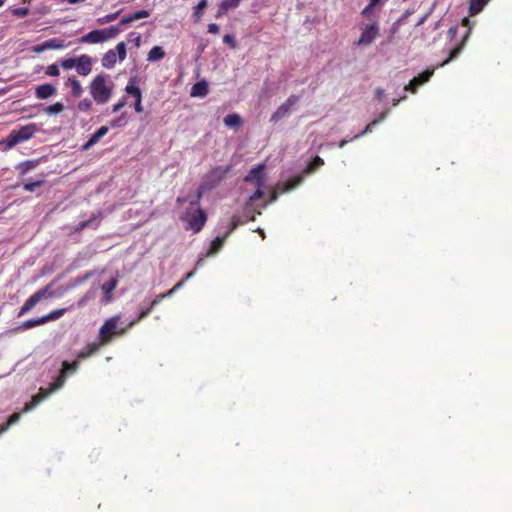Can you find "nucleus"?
I'll use <instances>...</instances> for the list:
<instances>
[{
  "instance_id": "1",
  "label": "nucleus",
  "mask_w": 512,
  "mask_h": 512,
  "mask_svg": "<svg viewBox=\"0 0 512 512\" xmlns=\"http://www.w3.org/2000/svg\"><path fill=\"white\" fill-rule=\"evenodd\" d=\"M79 367V361L73 362L63 361L62 369L56 380L49 384L48 388L41 387L36 395H34L30 402L26 403L22 412L27 413L35 408L40 402L47 398L51 393L63 387L66 382L67 376L74 374Z\"/></svg>"
},
{
  "instance_id": "2",
  "label": "nucleus",
  "mask_w": 512,
  "mask_h": 512,
  "mask_svg": "<svg viewBox=\"0 0 512 512\" xmlns=\"http://www.w3.org/2000/svg\"><path fill=\"white\" fill-rule=\"evenodd\" d=\"M89 90L97 104L107 103L112 96V85L107 83V76L104 74H99L93 78Z\"/></svg>"
},
{
  "instance_id": "3",
  "label": "nucleus",
  "mask_w": 512,
  "mask_h": 512,
  "mask_svg": "<svg viewBox=\"0 0 512 512\" xmlns=\"http://www.w3.org/2000/svg\"><path fill=\"white\" fill-rule=\"evenodd\" d=\"M119 321V316H113L107 319L104 324L101 326L99 330V338L100 344L109 343L114 335H124L129 329L128 326L126 328L117 327V323Z\"/></svg>"
},
{
  "instance_id": "4",
  "label": "nucleus",
  "mask_w": 512,
  "mask_h": 512,
  "mask_svg": "<svg viewBox=\"0 0 512 512\" xmlns=\"http://www.w3.org/2000/svg\"><path fill=\"white\" fill-rule=\"evenodd\" d=\"M37 131L38 127L35 123H29L19 129H14L7 136L6 144L10 148L14 147L21 142L31 139Z\"/></svg>"
},
{
  "instance_id": "5",
  "label": "nucleus",
  "mask_w": 512,
  "mask_h": 512,
  "mask_svg": "<svg viewBox=\"0 0 512 512\" xmlns=\"http://www.w3.org/2000/svg\"><path fill=\"white\" fill-rule=\"evenodd\" d=\"M231 165L217 166L212 168L202 178L203 188L213 189L220 184L225 176L230 172Z\"/></svg>"
},
{
  "instance_id": "6",
  "label": "nucleus",
  "mask_w": 512,
  "mask_h": 512,
  "mask_svg": "<svg viewBox=\"0 0 512 512\" xmlns=\"http://www.w3.org/2000/svg\"><path fill=\"white\" fill-rule=\"evenodd\" d=\"M51 284L46 285L45 287L39 289L34 294H32L22 305L18 312V316L21 317L30 310L34 308L36 304H38L42 299L49 297L52 295Z\"/></svg>"
},
{
  "instance_id": "7",
  "label": "nucleus",
  "mask_w": 512,
  "mask_h": 512,
  "mask_svg": "<svg viewBox=\"0 0 512 512\" xmlns=\"http://www.w3.org/2000/svg\"><path fill=\"white\" fill-rule=\"evenodd\" d=\"M185 219L188 224L187 229L199 233L207 221V214L202 208L197 207L192 213L188 212Z\"/></svg>"
},
{
  "instance_id": "8",
  "label": "nucleus",
  "mask_w": 512,
  "mask_h": 512,
  "mask_svg": "<svg viewBox=\"0 0 512 512\" xmlns=\"http://www.w3.org/2000/svg\"><path fill=\"white\" fill-rule=\"evenodd\" d=\"M380 31L379 24L374 21L370 24H366L362 28L361 35L357 41L358 46H366L372 44L378 37Z\"/></svg>"
},
{
  "instance_id": "9",
  "label": "nucleus",
  "mask_w": 512,
  "mask_h": 512,
  "mask_svg": "<svg viewBox=\"0 0 512 512\" xmlns=\"http://www.w3.org/2000/svg\"><path fill=\"white\" fill-rule=\"evenodd\" d=\"M300 97L297 95H290L288 99L282 103L276 111L271 115L270 122L277 123L286 117L298 103Z\"/></svg>"
},
{
  "instance_id": "10",
  "label": "nucleus",
  "mask_w": 512,
  "mask_h": 512,
  "mask_svg": "<svg viewBox=\"0 0 512 512\" xmlns=\"http://www.w3.org/2000/svg\"><path fill=\"white\" fill-rule=\"evenodd\" d=\"M265 166L259 164L257 167L252 168L245 176L244 181L252 183L255 187H264L265 184Z\"/></svg>"
},
{
  "instance_id": "11",
  "label": "nucleus",
  "mask_w": 512,
  "mask_h": 512,
  "mask_svg": "<svg viewBox=\"0 0 512 512\" xmlns=\"http://www.w3.org/2000/svg\"><path fill=\"white\" fill-rule=\"evenodd\" d=\"M435 68L427 69L418 76L414 77L408 85L405 86L406 91H410L412 93H415L417 88L426 82L429 81V79L434 74Z\"/></svg>"
},
{
  "instance_id": "12",
  "label": "nucleus",
  "mask_w": 512,
  "mask_h": 512,
  "mask_svg": "<svg viewBox=\"0 0 512 512\" xmlns=\"http://www.w3.org/2000/svg\"><path fill=\"white\" fill-rule=\"evenodd\" d=\"M92 63V58L89 55H80L76 57L75 69L79 75L88 76L92 71Z\"/></svg>"
},
{
  "instance_id": "13",
  "label": "nucleus",
  "mask_w": 512,
  "mask_h": 512,
  "mask_svg": "<svg viewBox=\"0 0 512 512\" xmlns=\"http://www.w3.org/2000/svg\"><path fill=\"white\" fill-rule=\"evenodd\" d=\"M471 32V29L469 28L467 30V32L465 33L462 41L456 45L450 52H449V56L447 57V59H445L443 62H441L440 64H438L436 66V68H440V67H443L445 66L446 64H448L450 61L456 59L459 54L462 52L463 48H464V45H465V42L467 40V38L469 37V34Z\"/></svg>"
},
{
  "instance_id": "14",
  "label": "nucleus",
  "mask_w": 512,
  "mask_h": 512,
  "mask_svg": "<svg viewBox=\"0 0 512 512\" xmlns=\"http://www.w3.org/2000/svg\"><path fill=\"white\" fill-rule=\"evenodd\" d=\"M57 93V89L50 83L38 85L35 88V95L38 99H48Z\"/></svg>"
},
{
  "instance_id": "15",
  "label": "nucleus",
  "mask_w": 512,
  "mask_h": 512,
  "mask_svg": "<svg viewBox=\"0 0 512 512\" xmlns=\"http://www.w3.org/2000/svg\"><path fill=\"white\" fill-rule=\"evenodd\" d=\"M80 43H101L105 41L104 32L100 29H95L87 33L86 35L80 38Z\"/></svg>"
},
{
  "instance_id": "16",
  "label": "nucleus",
  "mask_w": 512,
  "mask_h": 512,
  "mask_svg": "<svg viewBox=\"0 0 512 512\" xmlns=\"http://www.w3.org/2000/svg\"><path fill=\"white\" fill-rule=\"evenodd\" d=\"M149 16H150V12L149 11H147V10H139V11H136V12H134L132 14L124 16L121 19V21H120V25L130 24L133 21H136V20H139V19H143V18H147Z\"/></svg>"
},
{
  "instance_id": "17",
  "label": "nucleus",
  "mask_w": 512,
  "mask_h": 512,
  "mask_svg": "<svg viewBox=\"0 0 512 512\" xmlns=\"http://www.w3.org/2000/svg\"><path fill=\"white\" fill-rule=\"evenodd\" d=\"M65 85L71 88V94L73 95V97L78 98L82 95L83 88L81 86L80 81L76 77H69Z\"/></svg>"
},
{
  "instance_id": "18",
  "label": "nucleus",
  "mask_w": 512,
  "mask_h": 512,
  "mask_svg": "<svg viewBox=\"0 0 512 512\" xmlns=\"http://www.w3.org/2000/svg\"><path fill=\"white\" fill-rule=\"evenodd\" d=\"M184 284V280H181L179 281L178 283H176L172 289H170L169 291H167L166 293H161V294H158L154 299L153 301L150 303V305L152 307H155L156 305H158L164 298L166 297H169L171 295H173L178 289H180Z\"/></svg>"
},
{
  "instance_id": "19",
  "label": "nucleus",
  "mask_w": 512,
  "mask_h": 512,
  "mask_svg": "<svg viewBox=\"0 0 512 512\" xmlns=\"http://www.w3.org/2000/svg\"><path fill=\"white\" fill-rule=\"evenodd\" d=\"M208 91V84L206 83V81H199L192 86L191 96L204 97L208 94Z\"/></svg>"
},
{
  "instance_id": "20",
  "label": "nucleus",
  "mask_w": 512,
  "mask_h": 512,
  "mask_svg": "<svg viewBox=\"0 0 512 512\" xmlns=\"http://www.w3.org/2000/svg\"><path fill=\"white\" fill-rule=\"evenodd\" d=\"M102 344H100V341L98 343H89L87 344L79 353H78V359H85L96 353L99 349V347Z\"/></svg>"
},
{
  "instance_id": "21",
  "label": "nucleus",
  "mask_w": 512,
  "mask_h": 512,
  "mask_svg": "<svg viewBox=\"0 0 512 512\" xmlns=\"http://www.w3.org/2000/svg\"><path fill=\"white\" fill-rule=\"evenodd\" d=\"M489 1L490 0H470L468 9L469 15L475 16L479 14L483 10V8L488 4Z\"/></svg>"
},
{
  "instance_id": "22",
  "label": "nucleus",
  "mask_w": 512,
  "mask_h": 512,
  "mask_svg": "<svg viewBox=\"0 0 512 512\" xmlns=\"http://www.w3.org/2000/svg\"><path fill=\"white\" fill-rule=\"evenodd\" d=\"M227 237H228L227 234H224L223 236L216 237L211 242L210 248L207 252V256L216 254L222 248Z\"/></svg>"
},
{
  "instance_id": "23",
  "label": "nucleus",
  "mask_w": 512,
  "mask_h": 512,
  "mask_svg": "<svg viewBox=\"0 0 512 512\" xmlns=\"http://www.w3.org/2000/svg\"><path fill=\"white\" fill-rule=\"evenodd\" d=\"M117 286V279L113 278L102 285V290L104 292V300L105 302H109L111 300V295L113 290Z\"/></svg>"
},
{
  "instance_id": "24",
  "label": "nucleus",
  "mask_w": 512,
  "mask_h": 512,
  "mask_svg": "<svg viewBox=\"0 0 512 512\" xmlns=\"http://www.w3.org/2000/svg\"><path fill=\"white\" fill-rule=\"evenodd\" d=\"M66 46L67 45H65L63 40H60V39H57V38H53V39H49V40L45 41L42 44L41 48L38 49V51H41V50H44V49H63Z\"/></svg>"
},
{
  "instance_id": "25",
  "label": "nucleus",
  "mask_w": 512,
  "mask_h": 512,
  "mask_svg": "<svg viewBox=\"0 0 512 512\" xmlns=\"http://www.w3.org/2000/svg\"><path fill=\"white\" fill-rule=\"evenodd\" d=\"M223 121H224V124L230 128H239L242 124L241 117L236 113L228 114L227 116L224 117Z\"/></svg>"
},
{
  "instance_id": "26",
  "label": "nucleus",
  "mask_w": 512,
  "mask_h": 512,
  "mask_svg": "<svg viewBox=\"0 0 512 512\" xmlns=\"http://www.w3.org/2000/svg\"><path fill=\"white\" fill-rule=\"evenodd\" d=\"M386 115L387 111L382 112L376 119L370 122L361 133L357 134L354 138L356 139L367 133L372 132L373 127L376 126L378 123L382 122L386 118Z\"/></svg>"
},
{
  "instance_id": "27",
  "label": "nucleus",
  "mask_w": 512,
  "mask_h": 512,
  "mask_svg": "<svg viewBox=\"0 0 512 512\" xmlns=\"http://www.w3.org/2000/svg\"><path fill=\"white\" fill-rule=\"evenodd\" d=\"M165 56V51L161 46H154L149 52L147 56V60L154 62L159 61Z\"/></svg>"
},
{
  "instance_id": "28",
  "label": "nucleus",
  "mask_w": 512,
  "mask_h": 512,
  "mask_svg": "<svg viewBox=\"0 0 512 512\" xmlns=\"http://www.w3.org/2000/svg\"><path fill=\"white\" fill-rule=\"evenodd\" d=\"M117 57L116 52L114 50L107 51L102 58V65L105 68H112L116 64Z\"/></svg>"
},
{
  "instance_id": "29",
  "label": "nucleus",
  "mask_w": 512,
  "mask_h": 512,
  "mask_svg": "<svg viewBox=\"0 0 512 512\" xmlns=\"http://www.w3.org/2000/svg\"><path fill=\"white\" fill-rule=\"evenodd\" d=\"M67 310H68L67 308H60V309L53 310L50 313L42 316V320L44 321V323L57 320V319L61 318L67 312Z\"/></svg>"
},
{
  "instance_id": "30",
  "label": "nucleus",
  "mask_w": 512,
  "mask_h": 512,
  "mask_svg": "<svg viewBox=\"0 0 512 512\" xmlns=\"http://www.w3.org/2000/svg\"><path fill=\"white\" fill-rule=\"evenodd\" d=\"M323 165H324V160L319 156H315L311 160V162L307 165V167L304 169L303 172L306 174L313 173L314 171H316L318 168H320Z\"/></svg>"
},
{
  "instance_id": "31",
  "label": "nucleus",
  "mask_w": 512,
  "mask_h": 512,
  "mask_svg": "<svg viewBox=\"0 0 512 512\" xmlns=\"http://www.w3.org/2000/svg\"><path fill=\"white\" fill-rule=\"evenodd\" d=\"M302 182L301 176H293L287 180L283 185L282 192H286L296 188Z\"/></svg>"
},
{
  "instance_id": "32",
  "label": "nucleus",
  "mask_w": 512,
  "mask_h": 512,
  "mask_svg": "<svg viewBox=\"0 0 512 512\" xmlns=\"http://www.w3.org/2000/svg\"><path fill=\"white\" fill-rule=\"evenodd\" d=\"M38 165V161L36 160H27L18 165V170L21 175L26 174L28 171L34 169Z\"/></svg>"
},
{
  "instance_id": "33",
  "label": "nucleus",
  "mask_w": 512,
  "mask_h": 512,
  "mask_svg": "<svg viewBox=\"0 0 512 512\" xmlns=\"http://www.w3.org/2000/svg\"><path fill=\"white\" fill-rule=\"evenodd\" d=\"M96 221H97V215H93V216H92V217H90L88 220H85V221H81V222H79V223L74 227V232H75V233L81 232V231H82V230H84L85 228L92 226Z\"/></svg>"
},
{
  "instance_id": "34",
  "label": "nucleus",
  "mask_w": 512,
  "mask_h": 512,
  "mask_svg": "<svg viewBox=\"0 0 512 512\" xmlns=\"http://www.w3.org/2000/svg\"><path fill=\"white\" fill-rule=\"evenodd\" d=\"M104 32L105 41L111 38L116 37L121 31L122 28L120 26L112 25L106 29H102Z\"/></svg>"
},
{
  "instance_id": "35",
  "label": "nucleus",
  "mask_w": 512,
  "mask_h": 512,
  "mask_svg": "<svg viewBox=\"0 0 512 512\" xmlns=\"http://www.w3.org/2000/svg\"><path fill=\"white\" fill-rule=\"evenodd\" d=\"M20 419V414L19 413H13L7 420L6 423L2 424L0 426V435L2 433H4L6 430L9 429V427L13 424H15L16 422H18Z\"/></svg>"
},
{
  "instance_id": "36",
  "label": "nucleus",
  "mask_w": 512,
  "mask_h": 512,
  "mask_svg": "<svg viewBox=\"0 0 512 512\" xmlns=\"http://www.w3.org/2000/svg\"><path fill=\"white\" fill-rule=\"evenodd\" d=\"M42 324H45L44 321L42 320V317H38V318H34V319H29L25 322H23L21 324V326L19 327V329H31L33 327H36V326H39V325H42Z\"/></svg>"
},
{
  "instance_id": "37",
  "label": "nucleus",
  "mask_w": 512,
  "mask_h": 512,
  "mask_svg": "<svg viewBox=\"0 0 512 512\" xmlns=\"http://www.w3.org/2000/svg\"><path fill=\"white\" fill-rule=\"evenodd\" d=\"M125 91L127 94L133 96L135 98V100L142 99V94H141L140 88L131 82L126 86Z\"/></svg>"
},
{
  "instance_id": "38",
  "label": "nucleus",
  "mask_w": 512,
  "mask_h": 512,
  "mask_svg": "<svg viewBox=\"0 0 512 512\" xmlns=\"http://www.w3.org/2000/svg\"><path fill=\"white\" fill-rule=\"evenodd\" d=\"M207 0H200L199 3L194 8V18L195 21H199L203 15V10L207 7Z\"/></svg>"
},
{
  "instance_id": "39",
  "label": "nucleus",
  "mask_w": 512,
  "mask_h": 512,
  "mask_svg": "<svg viewBox=\"0 0 512 512\" xmlns=\"http://www.w3.org/2000/svg\"><path fill=\"white\" fill-rule=\"evenodd\" d=\"M154 307H152L151 305H149V307H147L146 309L142 310L138 317L134 320H132L129 324H128V328H132L133 326H135L137 323H139L142 319L146 318L150 313L151 311L153 310Z\"/></svg>"
},
{
  "instance_id": "40",
  "label": "nucleus",
  "mask_w": 512,
  "mask_h": 512,
  "mask_svg": "<svg viewBox=\"0 0 512 512\" xmlns=\"http://www.w3.org/2000/svg\"><path fill=\"white\" fill-rule=\"evenodd\" d=\"M64 110V105L61 102H56L45 108V112L49 115L61 113Z\"/></svg>"
},
{
  "instance_id": "41",
  "label": "nucleus",
  "mask_w": 512,
  "mask_h": 512,
  "mask_svg": "<svg viewBox=\"0 0 512 512\" xmlns=\"http://www.w3.org/2000/svg\"><path fill=\"white\" fill-rule=\"evenodd\" d=\"M77 109L81 112H90L92 109V101L88 98H84L77 104Z\"/></svg>"
},
{
  "instance_id": "42",
  "label": "nucleus",
  "mask_w": 512,
  "mask_h": 512,
  "mask_svg": "<svg viewBox=\"0 0 512 512\" xmlns=\"http://www.w3.org/2000/svg\"><path fill=\"white\" fill-rule=\"evenodd\" d=\"M100 136L95 132L93 133L90 138L88 139V141L82 146V151H87L89 150L91 147H93L96 143H98V141L100 140Z\"/></svg>"
},
{
  "instance_id": "43",
  "label": "nucleus",
  "mask_w": 512,
  "mask_h": 512,
  "mask_svg": "<svg viewBox=\"0 0 512 512\" xmlns=\"http://www.w3.org/2000/svg\"><path fill=\"white\" fill-rule=\"evenodd\" d=\"M114 51L116 52V57H118L120 61H123L126 58V44L124 42H119Z\"/></svg>"
},
{
  "instance_id": "44",
  "label": "nucleus",
  "mask_w": 512,
  "mask_h": 512,
  "mask_svg": "<svg viewBox=\"0 0 512 512\" xmlns=\"http://www.w3.org/2000/svg\"><path fill=\"white\" fill-rule=\"evenodd\" d=\"M59 65L64 69V70H70L72 68H75V65H76V58H66V59H62L60 62H59Z\"/></svg>"
},
{
  "instance_id": "45",
  "label": "nucleus",
  "mask_w": 512,
  "mask_h": 512,
  "mask_svg": "<svg viewBox=\"0 0 512 512\" xmlns=\"http://www.w3.org/2000/svg\"><path fill=\"white\" fill-rule=\"evenodd\" d=\"M241 0H222L220 4L222 5L223 10H229L232 8H236L239 6Z\"/></svg>"
},
{
  "instance_id": "46",
  "label": "nucleus",
  "mask_w": 512,
  "mask_h": 512,
  "mask_svg": "<svg viewBox=\"0 0 512 512\" xmlns=\"http://www.w3.org/2000/svg\"><path fill=\"white\" fill-rule=\"evenodd\" d=\"M120 13H121V10H118V11H116L114 13H111V14H107L104 17L100 18L98 20V22L100 24L110 23V22L116 20Z\"/></svg>"
},
{
  "instance_id": "47",
  "label": "nucleus",
  "mask_w": 512,
  "mask_h": 512,
  "mask_svg": "<svg viewBox=\"0 0 512 512\" xmlns=\"http://www.w3.org/2000/svg\"><path fill=\"white\" fill-rule=\"evenodd\" d=\"M42 184H43L42 180L28 182L23 185V189L28 192H33V191H35L36 188L40 187Z\"/></svg>"
},
{
  "instance_id": "48",
  "label": "nucleus",
  "mask_w": 512,
  "mask_h": 512,
  "mask_svg": "<svg viewBox=\"0 0 512 512\" xmlns=\"http://www.w3.org/2000/svg\"><path fill=\"white\" fill-rule=\"evenodd\" d=\"M264 196L263 187H256L255 192L249 197V202L254 203Z\"/></svg>"
},
{
  "instance_id": "49",
  "label": "nucleus",
  "mask_w": 512,
  "mask_h": 512,
  "mask_svg": "<svg viewBox=\"0 0 512 512\" xmlns=\"http://www.w3.org/2000/svg\"><path fill=\"white\" fill-rule=\"evenodd\" d=\"M60 74L59 66L57 64H51L46 69V75L51 77H57Z\"/></svg>"
},
{
  "instance_id": "50",
  "label": "nucleus",
  "mask_w": 512,
  "mask_h": 512,
  "mask_svg": "<svg viewBox=\"0 0 512 512\" xmlns=\"http://www.w3.org/2000/svg\"><path fill=\"white\" fill-rule=\"evenodd\" d=\"M241 224L239 217L233 216L229 229L225 232L229 236Z\"/></svg>"
},
{
  "instance_id": "51",
  "label": "nucleus",
  "mask_w": 512,
  "mask_h": 512,
  "mask_svg": "<svg viewBox=\"0 0 512 512\" xmlns=\"http://www.w3.org/2000/svg\"><path fill=\"white\" fill-rule=\"evenodd\" d=\"M223 42L229 45L232 49L236 48L235 37L232 34H226L223 37Z\"/></svg>"
},
{
  "instance_id": "52",
  "label": "nucleus",
  "mask_w": 512,
  "mask_h": 512,
  "mask_svg": "<svg viewBox=\"0 0 512 512\" xmlns=\"http://www.w3.org/2000/svg\"><path fill=\"white\" fill-rule=\"evenodd\" d=\"M12 14L17 17H25L29 14L28 8H15L12 10Z\"/></svg>"
},
{
  "instance_id": "53",
  "label": "nucleus",
  "mask_w": 512,
  "mask_h": 512,
  "mask_svg": "<svg viewBox=\"0 0 512 512\" xmlns=\"http://www.w3.org/2000/svg\"><path fill=\"white\" fill-rule=\"evenodd\" d=\"M125 105H126V101H125V99L120 100L118 103H116V104L112 107V112H113V113H116V112L120 111V110H121Z\"/></svg>"
},
{
  "instance_id": "54",
  "label": "nucleus",
  "mask_w": 512,
  "mask_h": 512,
  "mask_svg": "<svg viewBox=\"0 0 512 512\" xmlns=\"http://www.w3.org/2000/svg\"><path fill=\"white\" fill-rule=\"evenodd\" d=\"M413 13V11H410V10H406L404 12V14L402 15V17L396 22L393 24V29L395 30L396 29V25L402 21H404L406 18H408L411 14Z\"/></svg>"
},
{
  "instance_id": "55",
  "label": "nucleus",
  "mask_w": 512,
  "mask_h": 512,
  "mask_svg": "<svg viewBox=\"0 0 512 512\" xmlns=\"http://www.w3.org/2000/svg\"><path fill=\"white\" fill-rule=\"evenodd\" d=\"M219 32V26L216 23H211L208 25V33L217 34Z\"/></svg>"
},
{
  "instance_id": "56",
  "label": "nucleus",
  "mask_w": 512,
  "mask_h": 512,
  "mask_svg": "<svg viewBox=\"0 0 512 512\" xmlns=\"http://www.w3.org/2000/svg\"><path fill=\"white\" fill-rule=\"evenodd\" d=\"M208 190H209L208 188H203V184L201 183L199 188H198V190H197V194L195 196L197 198V200L200 201L202 196H203V194H204V192H206Z\"/></svg>"
},
{
  "instance_id": "57",
  "label": "nucleus",
  "mask_w": 512,
  "mask_h": 512,
  "mask_svg": "<svg viewBox=\"0 0 512 512\" xmlns=\"http://www.w3.org/2000/svg\"><path fill=\"white\" fill-rule=\"evenodd\" d=\"M109 129L107 126H101L96 130V133L100 136V138L104 137L108 133Z\"/></svg>"
},
{
  "instance_id": "58",
  "label": "nucleus",
  "mask_w": 512,
  "mask_h": 512,
  "mask_svg": "<svg viewBox=\"0 0 512 512\" xmlns=\"http://www.w3.org/2000/svg\"><path fill=\"white\" fill-rule=\"evenodd\" d=\"M141 100L142 99H136L135 100V105H134V109L137 113H141L143 111V107H142V104H141Z\"/></svg>"
},
{
  "instance_id": "59",
  "label": "nucleus",
  "mask_w": 512,
  "mask_h": 512,
  "mask_svg": "<svg viewBox=\"0 0 512 512\" xmlns=\"http://www.w3.org/2000/svg\"><path fill=\"white\" fill-rule=\"evenodd\" d=\"M373 7H370V5H367L362 11H361V15L365 16V17H369L371 11H372Z\"/></svg>"
},
{
  "instance_id": "60",
  "label": "nucleus",
  "mask_w": 512,
  "mask_h": 512,
  "mask_svg": "<svg viewBox=\"0 0 512 512\" xmlns=\"http://www.w3.org/2000/svg\"><path fill=\"white\" fill-rule=\"evenodd\" d=\"M226 12H227V10H223V9H222V5H221V4H219V6H218V11H217V13H216L215 17H216V18H220V17H222Z\"/></svg>"
},
{
  "instance_id": "61",
  "label": "nucleus",
  "mask_w": 512,
  "mask_h": 512,
  "mask_svg": "<svg viewBox=\"0 0 512 512\" xmlns=\"http://www.w3.org/2000/svg\"><path fill=\"white\" fill-rule=\"evenodd\" d=\"M384 96V90L381 88L376 89V97L378 100H381Z\"/></svg>"
},
{
  "instance_id": "62",
  "label": "nucleus",
  "mask_w": 512,
  "mask_h": 512,
  "mask_svg": "<svg viewBox=\"0 0 512 512\" xmlns=\"http://www.w3.org/2000/svg\"><path fill=\"white\" fill-rule=\"evenodd\" d=\"M199 202H200V201H199V200H197V198H196V197H194L193 199H191V200H190V206H191L192 208H193V207H196V208H197V207H199V206H198V205H199Z\"/></svg>"
},
{
  "instance_id": "63",
  "label": "nucleus",
  "mask_w": 512,
  "mask_h": 512,
  "mask_svg": "<svg viewBox=\"0 0 512 512\" xmlns=\"http://www.w3.org/2000/svg\"><path fill=\"white\" fill-rule=\"evenodd\" d=\"M427 18H428V14L424 15L423 17H421L419 19V21L417 22V26H420V25L424 24L425 21L427 20Z\"/></svg>"
},
{
  "instance_id": "64",
  "label": "nucleus",
  "mask_w": 512,
  "mask_h": 512,
  "mask_svg": "<svg viewBox=\"0 0 512 512\" xmlns=\"http://www.w3.org/2000/svg\"><path fill=\"white\" fill-rule=\"evenodd\" d=\"M379 3H380V0H370L368 5H370V7L374 8Z\"/></svg>"
}]
</instances>
